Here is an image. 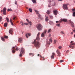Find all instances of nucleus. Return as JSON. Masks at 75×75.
Segmentation results:
<instances>
[{
  "label": "nucleus",
  "mask_w": 75,
  "mask_h": 75,
  "mask_svg": "<svg viewBox=\"0 0 75 75\" xmlns=\"http://www.w3.org/2000/svg\"><path fill=\"white\" fill-rule=\"evenodd\" d=\"M51 29H50L48 30L47 33H50L51 32Z\"/></svg>",
  "instance_id": "a878e982"
},
{
  "label": "nucleus",
  "mask_w": 75,
  "mask_h": 75,
  "mask_svg": "<svg viewBox=\"0 0 75 75\" xmlns=\"http://www.w3.org/2000/svg\"><path fill=\"white\" fill-rule=\"evenodd\" d=\"M62 21H63L62 20V19H61L59 21V23H61V22H62Z\"/></svg>",
  "instance_id": "e433bc0d"
},
{
  "label": "nucleus",
  "mask_w": 75,
  "mask_h": 75,
  "mask_svg": "<svg viewBox=\"0 0 75 75\" xmlns=\"http://www.w3.org/2000/svg\"><path fill=\"white\" fill-rule=\"evenodd\" d=\"M28 35L30 37L31 35V34L30 33H28L27 34H26V38H28Z\"/></svg>",
  "instance_id": "a211bd4d"
},
{
  "label": "nucleus",
  "mask_w": 75,
  "mask_h": 75,
  "mask_svg": "<svg viewBox=\"0 0 75 75\" xmlns=\"http://www.w3.org/2000/svg\"><path fill=\"white\" fill-rule=\"evenodd\" d=\"M49 20V19H48V17L46 16V17L45 18V21H48Z\"/></svg>",
  "instance_id": "412c9836"
},
{
  "label": "nucleus",
  "mask_w": 75,
  "mask_h": 75,
  "mask_svg": "<svg viewBox=\"0 0 75 75\" xmlns=\"http://www.w3.org/2000/svg\"><path fill=\"white\" fill-rule=\"evenodd\" d=\"M24 25H25L24 23H23L22 24V26H23Z\"/></svg>",
  "instance_id": "603ef678"
},
{
  "label": "nucleus",
  "mask_w": 75,
  "mask_h": 75,
  "mask_svg": "<svg viewBox=\"0 0 75 75\" xmlns=\"http://www.w3.org/2000/svg\"><path fill=\"white\" fill-rule=\"evenodd\" d=\"M69 52V50H67L66 51V53H68Z\"/></svg>",
  "instance_id": "864d4df0"
},
{
  "label": "nucleus",
  "mask_w": 75,
  "mask_h": 75,
  "mask_svg": "<svg viewBox=\"0 0 75 75\" xmlns=\"http://www.w3.org/2000/svg\"><path fill=\"white\" fill-rule=\"evenodd\" d=\"M74 42V41H71V43L70 44H75L74 43H73Z\"/></svg>",
  "instance_id": "a18cd8bd"
},
{
  "label": "nucleus",
  "mask_w": 75,
  "mask_h": 75,
  "mask_svg": "<svg viewBox=\"0 0 75 75\" xmlns=\"http://www.w3.org/2000/svg\"><path fill=\"white\" fill-rule=\"evenodd\" d=\"M64 62V60H62L60 61V62Z\"/></svg>",
  "instance_id": "79ce46f5"
},
{
  "label": "nucleus",
  "mask_w": 75,
  "mask_h": 75,
  "mask_svg": "<svg viewBox=\"0 0 75 75\" xmlns=\"http://www.w3.org/2000/svg\"><path fill=\"white\" fill-rule=\"evenodd\" d=\"M12 52L13 53H14L16 52V51L18 50V48L17 47H13L12 48Z\"/></svg>",
  "instance_id": "39448f33"
},
{
  "label": "nucleus",
  "mask_w": 75,
  "mask_h": 75,
  "mask_svg": "<svg viewBox=\"0 0 75 75\" xmlns=\"http://www.w3.org/2000/svg\"><path fill=\"white\" fill-rule=\"evenodd\" d=\"M3 13L4 15H6V8H4L3 9Z\"/></svg>",
  "instance_id": "ddd939ff"
},
{
  "label": "nucleus",
  "mask_w": 75,
  "mask_h": 75,
  "mask_svg": "<svg viewBox=\"0 0 75 75\" xmlns=\"http://www.w3.org/2000/svg\"><path fill=\"white\" fill-rule=\"evenodd\" d=\"M9 21H10V22H11V25H13V22H12V21H11V19H10Z\"/></svg>",
  "instance_id": "b1692460"
},
{
  "label": "nucleus",
  "mask_w": 75,
  "mask_h": 75,
  "mask_svg": "<svg viewBox=\"0 0 75 75\" xmlns=\"http://www.w3.org/2000/svg\"><path fill=\"white\" fill-rule=\"evenodd\" d=\"M63 8L64 10H68V4H64L63 5Z\"/></svg>",
  "instance_id": "7ed1b4c3"
},
{
  "label": "nucleus",
  "mask_w": 75,
  "mask_h": 75,
  "mask_svg": "<svg viewBox=\"0 0 75 75\" xmlns=\"http://www.w3.org/2000/svg\"><path fill=\"white\" fill-rule=\"evenodd\" d=\"M48 7H51V6H50V5H48Z\"/></svg>",
  "instance_id": "13d9d810"
},
{
  "label": "nucleus",
  "mask_w": 75,
  "mask_h": 75,
  "mask_svg": "<svg viewBox=\"0 0 75 75\" xmlns=\"http://www.w3.org/2000/svg\"><path fill=\"white\" fill-rule=\"evenodd\" d=\"M57 13H58V11L57 10L54 11V13L55 15H57Z\"/></svg>",
  "instance_id": "f3484780"
},
{
  "label": "nucleus",
  "mask_w": 75,
  "mask_h": 75,
  "mask_svg": "<svg viewBox=\"0 0 75 75\" xmlns=\"http://www.w3.org/2000/svg\"><path fill=\"white\" fill-rule=\"evenodd\" d=\"M72 11H75V9H72Z\"/></svg>",
  "instance_id": "8fccbe9b"
},
{
  "label": "nucleus",
  "mask_w": 75,
  "mask_h": 75,
  "mask_svg": "<svg viewBox=\"0 0 75 75\" xmlns=\"http://www.w3.org/2000/svg\"><path fill=\"white\" fill-rule=\"evenodd\" d=\"M50 4L51 6H55V1L50 2Z\"/></svg>",
  "instance_id": "f8f14e48"
},
{
  "label": "nucleus",
  "mask_w": 75,
  "mask_h": 75,
  "mask_svg": "<svg viewBox=\"0 0 75 75\" xmlns=\"http://www.w3.org/2000/svg\"><path fill=\"white\" fill-rule=\"evenodd\" d=\"M7 23H6L4 24V26L5 27H7Z\"/></svg>",
  "instance_id": "bb28decb"
},
{
  "label": "nucleus",
  "mask_w": 75,
  "mask_h": 75,
  "mask_svg": "<svg viewBox=\"0 0 75 75\" xmlns=\"http://www.w3.org/2000/svg\"><path fill=\"white\" fill-rule=\"evenodd\" d=\"M52 39L51 38H50L49 39V41L50 42H52Z\"/></svg>",
  "instance_id": "c85d7f7f"
},
{
  "label": "nucleus",
  "mask_w": 75,
  "mask_h": 75,
  "mask_svg": "<svg viewBox=\"0 0 75 75\" xmlns=\"http://www.w3.org/2000/svg\"><path fill=\"white\" fill-rule=\"evenodd\" d=\"M23 41V39L22 38H19L18 40V42H20V43H22Z\"/></svg>",
  "instance_id": "4468645a"
},
{
  "label": "nucleus",
  "mask_w": 75,
  "mask_h": 75,
  "mask_svg": "<svg viewBox=\"0 0 75 75\" xmlns=\"http://www.w3.org/2000/svg\"><path fill=\"white\" fill-rule=\"evenodd\" d=\"M46 13L47 14H50V13H51V12H50V10H48L47 11Z\"/></svg>",
  "instance_id": "aec40b11"
},
{
  "label": "nucleus",
  "mask_w": 75,
  "mask_h": 75,
  "mask_svg": "<svg viewBox=\"0 0 75 75\" xmlns=\"http://www.w3.org/2000/svg\"><path fill=\"white\" fill-rule=\"evenodd\" d=\"M50 2H51V1H54V0H50Z\"/></svg>",
  "instance_id": "09e8293b"
},
{
  "label": "nucleus",
  "mask_w": 75,
  "mask_h": 75,
  "mask_svg": "<svg viewBox=\"0 0 75 75\" xmlns=\"http://www.w3.org/2000/svg\"><path fill=\"white\" fill-rule=\"evenodd\" d=\"M60 33V34H65V32L64 31H61Z\"/></svg>",
  "instance_id": "5701e85b"
},
{
  "label": "nucleus",
  "mask_w": 75,
  "mask_h": 75,
  "mask_svg": "<svg viewBox=\"0 0 75 75\" xmlns=\"http://www.w3.org/2000/svg\"><path fill=\"white\" fill-rule=\"evenodd\" d=\"M46 33H47V30L45 29L43 33H42V34L41 35V37H44L45 36V34H46Z\"/></svg>",
  "instance_id": "423d86ee"
},
{
  "label": "nucleus",
  "mask_w": 75,
  "mask_h": 75,
  "mask_svg": "<svg viewBox=\"0 0 75 75\" xmlns=\"http://www.w3.org/2000/svg\"><path fill=\"white\" fill-rule=\"evenodd\" d=\"M1 38L2 40V41H4V38L3 37H2V38Z\"/></svg>",
  "instance_id": "4c0bfd02"
},
{
  "label": "nucleus",
  "mask_w": 75,
  "mask_h": 75,
  "mask_svg": "<svg viewBox=\"0 0 75 75\" xmlns=\"http://www.w3.org/2000/svg\"><path fill=\"white\" fill-rule=\"evenodd\" d=\"M49 16H50V18L51 19H53V16H52L50 15Z\"/></svg>",
  "instance_id": "cd10ccee"
},
{
  "label": "nucleus",
  "mask_w": 75,
  "mask_h": 75,
  "mask_svg": "<svg viewBox=\"0 0 75 75\" xmlns=\"http://www.w3.org/2000/svg\"><path fill=\"white\" fill-rule=\"evenodd\" d=\"M2 17L0 16V22L2 20Z\"/></svg>",
  "instance_id": "c9c22d12"
},
{
  "label": "nucleus",
  "mask_w": 75,
  "mask_h": 75,
  "mask_svg": "<svg viewBox=\"0 0 75 75\" xmlns=\"http://www.w3.org/2000/svg\"><path fill=\"white\" fill-rule=\"evenodd\" d=\"M42 26L40 24H39L37 26V28L38 31H41L42 29Z\"/></svg>",
  "instance_id": "f03ea898"
},
{
  "label": "nucleus",
  "mask_w": 75,
  "mask_h": 75,
  "mask_svg": "<svg viewBox=\"0 0 75 75\" xmlns=\"http://www.w3.org/2000/svg\"><path fill=\"white\" fill-rule=\"evenodd\" d=\"M56 42H57V40H54V43L56 44Z\"/></svg>",
  "instance_id": "a19ab883"
},
{
  "label": "nucleus",
  "mask_w": 75,
  "mask_h": 75,
  "mask_svg": "<svg viewBox=\"0 0 75 75\" xmlns=\"http://www.w3.org/2000/svg\"><path fill=\"white\" fill-rule=\"evenodd\" d=\"M32 55V53H29V55Z\"/></svg>",
  "instance_id": "6e6d98bb"
},
{
  "label": "nucleus",
  "mask_w": 75,
  "mask_h": 75,
  "mask_svg": "<svg viewBox=\"0 0 75 75\" xmlns=\"http://www.w3.org/2000/svg\"><path fill=\"white\" fill-rule=\"evenodd\" d=\"M46 44H49V45H50V42H48V41H47L46 42Z\"/></svg>",
  "instance_id": "c756f323"
},
{
  "label": "nucleus",
  "mask_w": 75,
  "mask_h": 75,
  "mask_svg": "<svg viewBox=\"0 0 75 75\" xmlns=\"http://www.w3.org/2000/svg\"><path fill=\"white\" fill-rule=\"evenodd\" d=\"M58 1H62V0H58Z\"/></svg>",
  "instance_id": "338daca9"
},
{
  "label": "nucleus",
  "mask_w": 75,
  "mask_h": 75,
  "mask_svg": "<svg viewBox=\"0 0 75 75\" xmlns=\"http://www.w3.org/2000/svg\"><path fill=\"white\" fill-rule=\"evenodd\" d=\"M24 24L25 25H28V23H25Z\"/></svg>",
  "instance_id": "37998d69"
},
{
  "label": "nucleus",
  "mask_w": 75,
  "mask_h": 75,
  "mask_svg": "<svg viewBox=\"0 0 75 75\" xmlns=\"http://www.w3.org/2000/svg\"><path fill=\"white\" fill-rule=\"evenodd\" d=\"M26 20L28 23L29 24H30V25H32V22L31 21H29V20H28V19H26Z\"/></svg>",
  "instance_id": "2eb2a0df"
},
{
  "label": "nucleus",
  "mask_w": 75,
  "mask_h": 75,
  "mask_svg": "<svg viewBox=\"0 0 75 75\" xmlns=\"http://www.w3.org/2000/svg\"><path fill=\"white\" fill-rule=\"evenodd\" d=\"M4 38H8V36H6L4 37Z\"/></svg>",
  "instance_id": "c03bdc74"
},
{
  "label": "nucleus",
  "mask_w": 75,
  "mask_h": 75,
  "mask_svg": "<svg viewBox=\"0 0 75 75\" xmlns=\"http://www.w3.org/2000/svg\"><path fill=\"white\" fill-rule=\"evenodd\" d=\"M74 38H75V34L74 35Z\"/></svg>",
  "instance_id": "e2e57ef3"
},
{
  "label": "nucleus",
  "mask_w": 75,
  "mask_h": 75,
  "mask_svg": "<svg viewBox=\"0 0 75 75\" xmlns=\"http://www.w3.org/2000/svg\"><path fill=\"white\" fill-rule=\"evenodd\" d=\"M23 22H21L20 23V24H21V25L23 24Z\"/></svg>",
  "instance_id": "49530a36"
},
{
  "label": "nucleus",
  "mask_w": 75,
  "mask_h": 75,
  "mask_svg": "<svg viewBox=\"0 0 75 75\" xmlns=\"http://www.w3.org/2000/svg\"><path fill=\"white\" fill-rule=\"evenodd\" d=\"M62 21L64 22H67V19H63Z\"/></svg>",
  "instance_id": "4be33fe9"
},
{
  "label": "nucleus",
  "mask_w": 75,
  "mask_h": 75,
  "mask_svg": "<svg viewBox=\"0 0 75 75\" xmlns=\"http://www.w3.org/2000/svg\"><path fill=\"white\" fill-rule=\"evenodd\" d=\"M9 34H11V35H13V29L11 28L9 29Z\"/></svg>",
  "instance_id": "6e6552de"
},
{
  "label": "nucleus",
  "mask_w": 75,
  "mask_h": 75,
  "mask_svg": "<svg viewBox=\"0 0 75 75\" xmlns=\"http://www.w3.org/2000/svg\"><path fill=\"white\" fill-rule=\"evenodd\" d=\"M38 16L40 18V20H43V18H42V17L41 16L40 14Z\"/></svg>",
  "instance_id": "6ab92c4d"
},
{
  "label": "nucleus",
  "mask_w": 75,
  "mask_h": 75,
  "mask_svg": "<svg viewBox=\"0 0 75 75\" xmlns=\"http://www.w3.org/2000/svg\"><path fill=\"white\" fill-rule=\"evenodd\" d=\"M23 33H24V32H22V34H23Z\"/></svg>",
  "instance_id": "0e129e2a"
},
{
  "label": "nucleus",
  "mask_w": 75,
  "mask_h": 75,
  "mask_svg": "<svg viewBox=\"0 0 75 75\" xmlns=\"http://www.w3.org/2000/svg\"><path fill=\"white\" fill-rule=\"evenodd\" d=\"M40 57H41V58H42L41 55H40Z\"/></svg>",
  "instance_id": "4d7b16f0"
},
{
  "label": "nucleus",
  "mask_w": 75,
  "mask_h": 75,
  "mask_svg": "<svg viewBox=\"0 0 75 75\" xmlns=\"http://www.w3.org/2000/svg\"><path fill=\"white\" fill-rule=\"evenodd\" d=\"M39 55H40V54H38V56H39Z\"/></svg>",
  "instance_id": "69168bd1"
},
{
  "label": "nucleus",
  "mask_w": 75,
  "mask_h": 75,
  "mask_svg": "<svg viewBox=\"0 0 75 75\" xmlns=\"http://www.w3.org/2000/svg\"><path fill=\"white\" fill-rule=\"evenodd\" d=\"M16 17H14V18H13V20H15V19H16Z\"/></svg>",
  "instance_id": "5fc2aeb1"
},
{
  "label": "nucleus",
  "mask_w": 75,
  "mask_h": 75,
  "mask_svg": "<svg viewBox=\"0 0 75 75\" xmlns=\"http://www.w3.org/2000/svg\"><path fill=\"white\" fill-rule=\"evenodd\" d=\"M73 31L74 33H75V29L73 30Z\"/></svg>",
  "instance_id": "3c124183"
},
{
  "label": "nucleus",
  "mask_w": 75,
  "mask_h": 75,
  "mask_svg": "<svg viewBox=\"0 0 75 75\" xmlns=\"http://www.w3.org/2000/svg\"><path fill=\"white\" fill-rule=\"evenodd\" d=\"M32 1L33 3H36V1H35V0H32Z\"/></svg>",
  "instance_id": "f704fd0d"
},
{
  "label": "nucleus",
  "mask_w": 75,
  "mask_h": 75,
  "mask_svg": "<svg viewBox=\"0 0 75 75\" xmlns=\"http://www.w3.org/2000/svg\"><path fill=\"white\" fill-rule=\"evenodd\" d=\"M6 20L7 22H8V23L9 22V19H8V18L6 17Z\"/></svg>",
  "instance_id": "393cba45"
},
{
  "label": "nucleus",
  "mask_w": 75,
  "mask_h": 75,
  "mask_svg": "<svg viewBox=\"0 0 75 75\" xmlns=\"http://www.w3.org/2000/svg\"><path fill=\"white\" fill-rule=\"evenodd\" d=\"M75 44H70V45H69V47L70 48H71L72 49H74V45H75Z\"/></svg>",
  "instance_id": "0eeeda50"
},
{
  "label": "nucleus",
  "mask_w": 75,
  "mask_h": 75,
  "mask_svg": "<svg viewBox=\"0 0 75 75\" xmlns=\"http://www.w3.org/2000/svg\"><path fill=\"white\" fill-rule=\"evenodd\" d=\"M32 55H33V56H34V54H33Z\"/></svg>",
  "instance_id": "680f3d73"
},
{
  "label": "nucleus",
  "mask_w": 75,
  "mask_h": 75,
  "mask_svg": "<svg viewBox=\"0 0 75 75\" xmlns=\"http://www.w3.org/2000/svg\"><path fill=\"white\" fill-rule=\"evenodd\" d=\"M58 48L59 50H61V48H62V46H59L58 47Z\"/></svg>",
  "instance_id": "72a5a7b5"
},
{
  "label": "nucleus",
  "mask_w": 75,
  "mask_h": 75,
  "mask_svg": "<svg viewBox=\"0 0 75 75\" xmlns=\"http://www.w3.org/2000/svg\"><path fill=\"white\" fill-rule=\"evenodd\" d=\"M44 58V57H42V58Z\"/></svg>",
  "instance_id": "774afa93"
},
{
  "label": "nucleus",
  "mask_w": 75,
  "mask_h": 75,
  "mask_svg": "<svg viewBox=\"0 0 75 75\" xmlns=\"http://www.w3.org/2000/svg\"><path fill=\"white\" fill-rule=\"evenodd\" d=\"M57 26H58V27H60V24H57Z\"/></svg>",
  "instance_id": "ea45409f"
},
{
  "label": "nucleus",
  "mask_w": 75,
  "mask_h": 75,
  "mask_svg": "<svg viewBox=\"0 0 75 75\" xmlns=\"http://www.w3.org/2000/svg\"><path fill=\"white\" fill-rule=\"evenodd\" d=\"M40 33H38V34L37 35V37L36 38V40L38 41H39L40 40V38H39V36H40Z\"/></svg>",
  "instance_id": "1a4fd4ad"
},
{
  "label": "nucleus",
  "mask_w": 75,
  "mask_h": 75,
  "mask_svg": "<svg viewBox=\"0 0 75 75\" xmlns=\"http://www.w3.org/2000/svg\"><path fill=\"white\" fill-rule=\"evenodd\" d=\"M73 17H75V12H73Z\"/></svg>",
  "instance_id": "7c9ffc66"
},
{
  "label": "nucleus",
  "mask_w": 75,
  "mask_h": 75,
  "mask_svg": "<svg viewBox=\"0 0 75 75\" xmlns=\"http://www.w3.org/2000/svg\"><path fill=\"white\" fill-rule=\"evenodd\" d=\"M35 12H36V13L37 14H38L39 13V12L35 10Z\"/></svg>",
  "instance_id": "2f4dec72"
},
{
  "label": "nucleus",
  "mask_w": 75,
  "mask_h": 75,
  "mask_svg": "<svg viewBox=\"0 0 75 75\" xmlns=\"http://www.w3.org/2000/svg\"><path fill=\"white\" fill-rule=\"evenodd\" d=\"M71 34L72 35V34H73V32H71Z\"/></svg>",
  "instance_id": "052dcab7"
},
{
  "label": "nucleus",
  "mask_w": 75,
  "mask_h": 75,
  "mask_svg": "<svg viewBox=\"0 0 75 75\" xmlns=\"http://www.w3.org/2000/svg\"><path fill=\"white\" fill-rule=\"evenodd\" d=\"M21 49V52L20 54L19 55L20 57H22V54H24L25 52L24 49V48L22 47Z\"/></svg>",
  "instance_id": "20e7f679"
},
{
  "label": "nucleus",
  "mask_w": 75,
  "mask_h": 75,
  "mask_svg": "<svg viewBox=\"0 0 75 75\" xmlns=\"http://www.w3.org/2000/svg\"><path fill=\"white\" fill-rule=\"evenodd\" d=\"M8 11H12V10L10 9H8Z\"/></svg>",
  "instance_id": "58836bf2"
},
{
  "label": "nucleus",
  "mask_w": 75,
  "mask_h": 75,
  "mask_svg": "<svg viewBox=\"0 0 75 75\" xmlns=\"http://www.w3.org/2000/svg\"><path fill=\"white\" fill-rule=\"evenodd\" d=\"M56 23H58V21H56Z\"/></svg>",
  "instance_id": "bf43d9fd"
},
{
  "label": "nucleus",
  "mask_w": 75,
  "mask_h": 75,
  "mask_svg": "<svg viewBox=\"0 0 75 75\" xmlns=\"http://www.w3.org/2000/svg\"><path fill=\"white\" fill-rule=\"evenodd\" d=\"M69 22L70 23H71V25L73 28H74V23L73 22H72L71 20H69Z\"/></svg>",
  "instance_id": "9b49d317"
},
{
  "label": "nucleus",
  "mask_w": 75,
  "mask_h": 75,
  "mask_svg": "<svg viewBox=\"0 0 75 75\" xmlns=\"http://www.w3.org/2000/svg\"><path fill=\"white\" fill-rule=\"evenodd\" d=\"M15 4H16V5H17V1H16L15 2Z\"/></svg>",
  "instance_id": "de8ad7c7"
},
{
  "label": "nucleus",
  "mask_w": 75,
  "mask_h": 75,
  "mask_svg": "<svg viewBox=\"0 0 75 75\" xmlns=\"http://www.w3.org/2000/svg\"><path fill=\"white\" fill-rule=\"evenodd\" d=\"M54 56H55V53H52V55L51 56V58H52V59H54Z\"/></svg>",
  "instance_id": "dca6fc26"
},
{
  "label": "nucleus",
  "mask_w": 75,
  "mask_h": 75,
  "mask_svg": "<svg viewBox=\"0 0 75 75\" xmlns=\"http://www.w3.org/2000/svg\"><path fill=\"white\" fill-rule=\"evenodd\" d=\"M35 43V47L37 48L38 49L40 47V42H39L36 41V39H35L34 41Z\"/></svg>",
  "instance_id": "f257e3e1"
},
{
  "label": "nucleus",
  "mask_w": 75,
  "mask_h": 75,
  "mask_svg": "<svg viewBox=\"0 0 75 75\" xmlns=\"http://www.w3.org/2000/svg\"><path fill=\"white\" fill-rule=\"evenodd\" d=\"M56 52L57 54H58V56H59V57H60L61 56V53L60 52V51L58 50H57L56 51Z\"/></svg>",
  "instance_id": "9d476101"
},
{
  "label": "nucleus",
  "mask_w": 75,
  "mask_h": 75,
  "mask_svg": "<svg viewBox=\"0 0 75 75\" xmlns=\"http://www.w3.org/2000/svg\"><path fill=\"white\" fill-rule=\"evenodd\" d=\"M29 11H30V13H31V12L32 11V9L30 8L29 9Z\"/></svg>",
  "instance_id": "473e14b6"
}]
</instances>
